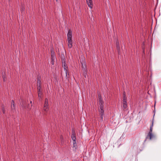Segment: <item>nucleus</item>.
Listing matches in <instances>:
<instances>
[{
    "label": "nucleus",
    "mask_w": 161,
    "mask_h": 161,
    "mask_svg": "<svg viewBox=\"0 0 161 161\" xmlns=\"http://www.w3.org/2000/svg\"><path fill=\"white\" fill-rule=\"evenodd\" d=\"M38 93V96L39 97H41L42 93L41 91V87H37Z\"/></svg>",
    "instance_id": "nucleus-11"
},
{
    "label": "nucleus",
    "mask_w": 161,
    "mask_h": 161,
    "mask_svg": "<svg viewBox=\"0 0 161 161\" xmlns=\"http://www.w3.org/2000/svg\"><path fill=\"white\" fill-rule=\"evenodd\" d=\"M37 87H40L41 85V81L39 80H38L37 81Z\"/></svg>",
    "instance_id": "nucleus-19"
},
{
    "label": "nucleus",
    "mask_w": 161,
    "mask_h": 161,
    "mask_svg": "<svg viewBox=\"0 0 161 161\" xmlns=\"http://www.w3.org/2000/svg\"><path fill=\"white\" fill-rule=\"evenodd\" d=\"M72 32L70 30L68 31L67 34V40L68 41V46L69 48H70L73 46V41L72 40Z\"/></svg>",
    "instance_id": "nucleus-1"
},
{
    "label": "nucleus",
    "mask_w": 161,
    "mask_h": 161,
    "mask_svg": "<svg viewBox=\"0 0 161 161\" xmlns=\"http://www.w3.org/2000/svg\"><path fill=\"white\" fill-rule=\"evenodd\" d=\"M2 111L3 112V114H5V111L4 109V108H3L2 109Z\"/></svg>",
    "instance_id": "nucleus-21"
},
{
    "label": "nucleus",
    "mask_w": 161,
    "mask_h": 161,
    "mask_svg": "<svg viewBox=\"0 0 161 161\" xmlns=\"http://www.w3.org/2000/svg\"><path fill=\"white\" fill-rule=\"evenodd\" d=\"M56 59V57L55 54L52 53H51V64L53 65L54 64V60Z\"/></svg>",
    "instance_id": "nucleus-8"
},
{
    "label": "nucleus",
    "mask_w": 161,
    "mask_h": 161,
    "mask_svg": "<svg viewBox=\"0 0 161 161\" xmlns=\"http://www.w3.org/2000/svg\"><path fill=\"white\" fill-rule=\"evenodd\" d=\"M11 108L12 111L13 112H14L15 110V106L13 100H12Z\"/></svg>",
    "instance_id": "nucleus-9"
},
{
    "label": "nucleus",
    "mask_w": 161,
    "mask_h": 161,
    "mask_svg": "<svg viewBox=\"0 0 161 161\" xmlns=\"http://www.w3.org/2000/svg\"><path fill=\"white\" fill-rule=\"evenodd\" d=\"M71 137L73 141L74 147H75L76 145L75 141L76 139V137L75 135V132L74 130L72 129V134Z\"/></svg>",
    "instance_id": "nucleus-6"
},
{
    "label": "nucleus",
    "mask_w": 161,
    "mask_h": 161,
    "mask_svg": "<svg viewBox=\"0 0 161 161\" xmlns=\"http://www.w3.org/2000/svg\"><path fill=\"white\" fill-rule=\"evenodd\" d=\"M86 3L88 6L91 8H92L93 4L92 0H86Z\"/></svg>",
    "instance_id": "nucleus-7"
},
{
    "label": "nucleus",
    "mask_w": 161,
    "mask_h": 161,
    "mask_svg": "<svg viewBox=\"0 0 161 161\" xmlns=\"http://www.w3.org/2000/svg\"><path fill=\"white\" fill-rule=\"evenodd\" d=\"M32 101L31 100L30 102V103H29V104H28L27 108H28L29 109H31L32 108Z\"/></svg>",
    "instance_id": "nucleus-13"
},
{
    "label": "nucleus",
    "mask_w": 161,
    "mask_h": 161,
    "mask_svg": "<svg viewBox=\"0 0 161 161\" xmlns=\"http://www.w3.org/2000/svg\"><path fill=\"white\" fill-rule=\"evenodd\" d=\"M153 120L152 122V125L150 127V131L147 137H149L150 139V140L151 139H152L155 138V135L152 134L153 127Z\"/></svg>",
    "instance_id": "nucleus-2"
},
{
    "label": "nucleus",
    "mask_w": 161,
    "mask_h": 161,
    "mask_svg": "<svg viewBox=\"0 0 161 161\" xmlns=\"http://www.w3.org/2000/svg\"><path fill=\"white\" fill-rule=\"evenodd\" d=\"M2 78L3 79V81H5V76L4 75V74H3Z\"/></svg>",
    "instance_id": "nucleus-20"
},
{
    "label": "nucleus",
    "mask_w": 161,
    "mask_h": 161,
    "mask_svg": "<svg viewBox=\"0 0 161 161\" xmlns=\"http://www.w3.org/2000/svg\"><path fill=\"white\" fill-rule=\"evenodd\" d=\"M98 103L100 105V108H104V103L102 98L100 94L98 95Z\"/></svg>",
    "instance_id": "nucleus-3"
},
{
    "label": "nucleus",
    "mask_w": 161,
    "mask_h": 161,
    "mask_svg": "<svg viewBox=\"0 0 161 161\" xmlns=\"http://www.w3.org/2000/svg\"><path fill=\"white\" fill-rule=\"evenodd\" d=\"M104 108H99V112L100 114V115L101 119L100 120V122H102L103 121V116L104 115V110L103 109Z\"/></svg>",
    "instance_id": "nucleus-5"
},
{
    "label": "nucleus",
    "mask_w": 161,
    "mask_h": 161,
    "mask_svg": "<svg viewBox=\"0 0 161 161\" xmlns=\"http://www.w3.org/2000/svg\"><path fill=\"white\" fill-rule=\"evenodd\" d=\"M48 109H49V108H48V107H43V111H44L45 112H47L48 110Z\"/></svg>",
    "instance_id": "nucleus-18"
},
{
    "label": "nucleus",
    "mask_w": 161,
    "mask_h": 161,
    "mask_svg": "<svg viewBox=\"0 0 161 161\" xmlns=\"http://www.w3.org/2000/svg\"><path fill=\"white\" fill-rule=\"evenodd\" d=\"M60 139H61V141H62V140H63V137H61V138H60Z\"/></svg>",
    "instance_id": "nucleus-22"
},
{
    "label": "nucleus",
    "mask_w": 161,
    "mask_h": 161,
    "mask_svg": "<svg viewBox=\"0 0 161 161\" xmlns=\"http://www.w3.org/2000/svg\"><path fill=\"white\" fill-rule=\"evenodd\" d=\"M116 44L117 49L118 50V53H119L120 52V47L119 45V43L118 42H116Z\"/></svg>",
    "instance_id": "nucleus-14"
},
{
    "label": "nucleus",
    "mask_w": 161,
    "mask_h": 161,
    "mask_svg": "<svg viewBox=\"0 0 161 161\" xmlns=\"http://www.w3.org/2000/svg\"><path fill=\"white\" fill-rule=\"evenodd\" d=\"M57 2H58V0H56Z\"/></svg>",
    "instance_id": "nucleus-23"
},
{
    "label": "nucleus",
    "mask_w": 161,
    "mask_h": 161,
    "mask_svg": "<svg viewBox=\"0 0 161 161\" xmlns=\"http://www.w3.org/2000/svg\"><path fill=\"white\" fill-rule=\"evenodd\" d=\"M65 71L66 76L65 77L66 78L68 79L69 77V74L68 73V71L67 70H64Z\"/></svg>",
    "instance_id": "nucleus-17"
},
{
    "label": "nucleus",
    "mask_w": 161,
    "mask_h": 161,
    "mask_svg": "<svg viewBox=\"0 0 161 161\" xmlns=\"http://www.w3.org/2000/svg\"><path fill=\"white\" fill-rule=\"evenodd\" d=\"M48 107V99L46 98L45 100L44 103L43 107Z\"/></svg>",
    "instance_id": "nucleus-12"
},
{
    "label": "nucleus",
    "mask_w": 161,
    "mask_h": 161,
    "mask_svg": "<svg viewBox=\"0 0 161 161\" xmlns=\"http://www.w3.org/2000/svg\"><path fill=\"white\" fill-rule=\"evenodd\" d=\"M62 66L63 67L64 70H67L68 67L67 66L66 64L65 63V61L64 59L62 60Z\"/></svg>",
    "instance_id": "nucleus-10"
},
{
    "label": "nucleus",
    "mask_w": 161,
    "mask_h": 161,
    "mask_svg": "<svg viewBox=\"0 0 161 161\" xmlns=\"http://www.w3.org/2000/svg\"><path fill=\"white\" fill-rule=\"evenodd\" d=\"M123 107L124 109H125L127 107V104L126 101V95L125 92H124L123 93Z\"/></svg>",
    "instance_id": "nucleus-4"
},
{
    "label": "nucleus",
    "mask_w": 161,
    "mask_h": 161,
    "mask_svg": "<svg viewBox=\"0 0 161 161\" xmlns=\"http://www.w3.org/2000/svg\"><path fill=\"white\" fill-rule=\"evenodd\" d=\"M82 65V69H86V63L84 61H83L82 63H81Z\"/></svg>",
    "instance_id": "nucleus-15"
},
{
    "label": "nucleus",
    "mask_w": 161,
    "mask_h": 161,
    "mask_svg": "<svg viewBox=\"0 0 161 161\" xmlns=\"http://www.w3.org/2000/svg\"><path fill=\"white\" fill-rule=\"evenodd\" d=\"M83 75L86 78L87 75L86 69H83Z\"/></svg>",
    "instance_id": "nucleus-16"
}]
</instances>
